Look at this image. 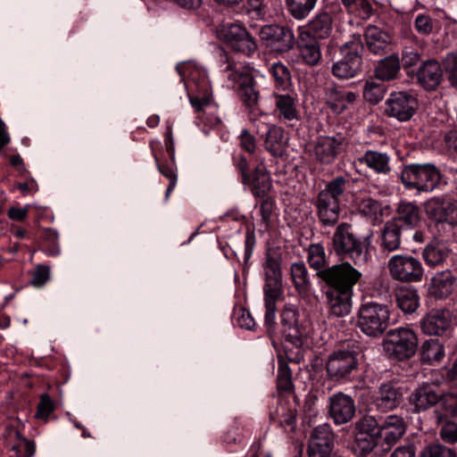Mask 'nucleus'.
Masks as SVG:
<instances>
[{
    "label": "nucleus",
    "mask_w": 457,
    "mask_h": 457,
    "mask_svg": "<svg viewBox=\"0 0 457 457\" xmlns=\"http://www.w3.org/2000/svg\"><path fill=\"white\" fill-rule=\"evenodd\" d=\"M318 277L328 287L325 296L329 316H347L352 310L353 288L361 279V272L345 262L319 272Z\"/></svg>",
    "instance_id": "f257e3e1"
},
{
    "label": "nucleus",
    "mask_w": 457,
    "mask_h": 457,
    "mask_svg": "<svg viewBox=\"0 0 457 457\" xmlns=\"http://www.w3.org/2000/svg\"><path fill=\"white\" fill-rule=\"evenodd\" d=\"M282 254L277 248H269L262 264L264 284L263 301L265 306L264 324L269 332L274 331L276 325L277 303L283 298Z\"/></svg>",
    "instance_id": "f03ea898"
},
{
    "label": "nucleus",
    "mask_w": 457,
    "mask_h": 457,
    "mask_svg": "<svg viewBox=\"0 0 457 457\" xmlns=\"http://www.w3.org/2000/svg\"><path fill=\"white\" fill-rule=\"evenodd\" d=\"M370 237H361L349 223H340L332 237V247L335 253L343 259L352 261L356 266L365 265L369 259Z\"/></svg>",
    "instance_id": "7ed1b4c3"
},
{
    "label": "nucleus",
    "mask_w": 457,
    "mask_h": 457,
    "mask_svg": "<svg viewBox=\"0 0 457 457\" xmlns=\"http://www.w3.org/2000/svg\"><path fill=\"white\" fill-rule=\"evenodd\" d=\"M350 181L343 176H337L328 181L324 189L320 190L316 197L314 206L317 216L323 226L332 227L339 220L341 212L340 204Z\"/></svg>",
    "instance_id": "20e7f679"
},
{
    "label": "nucleus",
    "mask_w": 457,
    "mask_h": 457,
    "mask_svg": "<svg viewBox=\"0 0 457 457\" xmlns=\"http://www.w3.org/2000/svg\"><path fill=\"white\" fill-rule=\"evenodd\" d=\"M362 347L357 341H350L328 354L326 361L327 377L334 382L351 379L358 370Z\"/></svg>",
    "instance_id": "39448f33"
},
{
    "label": "nucleus",
    "mask_w": 457,
    "mask_h": 457,
    "mask_svg": "<svg viewBox=\"0 0 457 457\" xmlns=\"http://www.w3.org/2000/svg\"><path fill=\"white\" fill-rule=\"evenodd\" d=\"M400 179L407 189L430 193L438 187L442 177L432 163H411L403 167Z\"/></svg>",
    "instance_id": "423d86ee"
},
{
    "label": "nucleus",
    "mask_w": 457,
    "mask_h": 457,
    "mask_svg": "<svg viewBox=\"0 0 457 457\" xmlns=\"http://www.w3.org/2000/svg\"><path fill=\"white\" fill-rule=\"evenodd\" d=\"M390 323V312L386 304L366 302L361 304L357 313V327L371 337H378L386 330Z\"/></svg>",
    "instance_id": "0eeeda50"
},
{
    "label": "nucleus",
    "mask_w": 457,
    "mask_h": 457,
    "mask_svg": "<svg viewBox=\"0 0 457 457\" xmlns=\"http://www.w3.org/2000/svg\"><path fill=\"white\" fill-rule=\"evenodd\" d=\"M363 48L361 35H353L350 40L340 46L339 50L343 57L332 65V74L341 79L357 76L361 71Z\"/></svg>",
    "instance_id": "6e6552de"
},
{
    "label": "nucleus",
    "mask_w": 457,
    "mask_h": 457,
    "mask_svg": "<svg viewBox=\"0 0 457 457\" xmlns=\"http://www.w3.org/2000/svg\"><path fill=\"white\" fill-rule=\"evenodd\" d=\"M383 347L390 359L409 360L417 352L418 337L412 329L408 328L390 329L383 340Z\"/></svg>",
    "instance_id": "1a4fd4ad"
},
{
    "label": "nucleus",
    "mask_w": 457,
    "mask_h": 457,
    "mask_svg": "<svg viewBox=\"0 0 457 457\" xmlns=\"http://www.w3.org/2000/svg\"><path fill=\"white\" fill-rule=\"evenodd\" d=\"M387 269L391 277L401 282H420L424 270L420 261L410 254H395L388 262Z\"/></svg>",
    "instance_id": "9d476101"
},
{
    "label": "nucleus",
    "mask_w": 457,
    "mask_h": 457,
    "mask_svg": "<svg viewBox=\"0 0 457 457\" xmlns=\"http://www.w3.org/2000/svg\"><path fill=\"white\" fill-rule=\"evenodd\" d=\"M419 106L416 96L411 92H393L386 100L384 113L389 118L404 122L410 120Z\"/></svg>",
    "instance_id": "9b49d317"
},
{
    "label": "nucleus",
    "mask_w": 457,
    "mask_h": 457,
    "mask_svg": "<svg viewBox=\"0 0 457 457\" xmlns=\"http://www.w3.org/2000/svg\"><path fill=\"white\" fill-rule=\"evenodd\" d=\"M297 310L289 304H286L280 314L281 333L287 343L299 349L303 345V337L306 331L299 321Z\"/></svg>",
    "instance_id": "f8f14e48"
},
{
    "label": "nucleus",
    "mask_w": 457,
    "mask_h": 457,
    "mask_svg": "<svg viewBox=\"0 0 457 457\" xmlns=\"http://www.w3.org/2000/svg\"><path fill=\"white\" fill-rule=\"evenodd\" d=\"M258 34L262 41L280 53L288 52L295 44L293 30L286 26L265 25L260 29Z\"/></svg>",
    "instance_id": "ddd939ff"
},
{
    "label": "nucleus",
    "mask_w": 457,
    "mask_h": 457,
    "mask_svg": "<svg viewBox=\"0 0 457 457\" xmlns=\"http://www.w3.org/2000/svg\"><path fill=\"white\" fill-rule=\"evenodd\" d=\"M428 219L436 223L457 226V204L443 197H432L424 204Z\"/></svg>",
    "instance_id": "4468645a"
},
{
    "label": "nucleus",
    "mask_w": 457,
    "mask_h": 457,
    "mask_svg": "<svg viewBox=\"0 0 457 457\" xmlns=\"http://www.w3.org/2000/svg\"><path fill=\"white\" fill-rule=\"evenodd\" d=\"M403 394V387L398 382L386 381L375 392L373 403L379 411L387 412L401 404Z\"/></svg>",
    "instance_id": "2eb2a0df"
},
{
    "label": "nucleus",
    "mask_w": 457,
    "mask_h": 457,
    "mask_svg": "<svg viewBox=\"0 0 457 457\" xmlns=\"http://www.w3.org/2000/svg\"><path fill=\"white\" fill-rule=\"evenodd\" d=\"M334 446L331 427L324 423L313 428L307 448L308 457H330Z\"/></svg>",
    "instance_id": "dca6fc26"
},
{
    "label": "nucleus",
    "mask_w": 457,
    "mask_h": 457,
    "mask_svg": "<svg viewBox=\"0 0 457 457\" xmlns=\"http://www.w3.org/2000/svg\"><path fill=\"white\" fill-rule=\"evenodd\" d=\"M224 41L236 52L250 55L257 49L255 39L239 24H229L223 31Z\"/></svg>",
    "instance_id": "f3484780"
},
{
    "label": "nucleus",
    "mask_w": 457,
    "mask_h": 457,
    "mask_svg": "<svg viewBox=\"0 0 457 457\" xmlns=\"http://www.w3.org/2000/svg\"><path fill=\"white\" fill-rule=\"evenodd\" d=\"M355 412V402L351 395L339 392L329 397L328 414L335 424L348 423L353 420Z\"/></svg>",
    "instance_id": "a211bd4d"
},
{
    "label": "nucleus",
    "mask_w": 457,
    "mask_h": 457,
    "mask_svg": "<svg viewBox=\"0 0 457 457\" xmlns=\"http://www.w3.org/2000/svg\"><path fill=\"white\" fill-rule=\"evenodd\" d=\"M452 324L451 312L446 309H433L421 320L422 331L428 335L443 336Z\"/></svg>",
    "instance_id": "6ab92c4d"
},
{
    "label": "nucleus",
    "mask_w": 457,
    "mask_h": 457,
    "mask_svg": "<svg viewBox=\"0 0 457 457\" xmlns=\"http://www.w3.org/2000/svg\"><path fill=\"white\" fill-rule=\"evenodd\" d=\"M220 66L224 72H228V79L238 83L239 89L255 85L253 72L247 68H237L236 62L230 59L223 49H219Z\"/></svg>",
    "instance_id": "aec40b11"
},
{
    "label": "nucleus",
    "mask_w": 457,
    "mask_h": 457,
    "mask_svg": "<svg viewBox=\"0 0 457 457\" xmlns=\"http://www.w3.org/2000/svg\"><path fill=\"white\" fill-rule=\"evenodd\" d=\"M220 66L224 72H228V79L238 83L239 89L255 85L253 72L247 68H237L236 62L230 59L223 49H219Z\"/></svg>",
    "instance_id": "412c9836"
},
{
    "label": "nucleus",
    "mask_w": 457,
    "mask_h": 457,
    "mask_svg": "<svg viewBox=\"0 0 457 457\" xmlns=\"http://www.w3.org/2000/svg\"><path fill=\"white\" fill-rule=\"evenodd\" d=\"M364 38L367 49L375 55L387 54L392 42L389 33L375 25H370L366 28Z\"/></svg>",
    "instance_id": "4be33fe9"
},
{
    "label": "nucleus",
    "mask_w": 457,
    "mask_h": 457,
    "mask_svg": "<svg viewBox=\"0 0 457 457\" xmlns=\"http://www.w3.org/2000/svg\"><path fill=\"white\" fill-rule=\"evenodd\" d=\"M402 244V227L395 221L387 220L380 231L378 247L380 253L388 255L400 249Z\"/></svg>",
    "instance_id": "5701e85b"
},
{
    "label": "nucleus",
    "mask_w": 457,
    "mask_h": 457,
    "mask_svg": "<svg viewBox=\"0 0 457 457\" xmlns=\"http://www.w3.org/2000/svg\"><path fill=\"white\" fill-rule=\"evenodd\" d=\"M442 397L443 394L434 386L423 385L411 393L410 403L413 406L415 412H420L436 404Z\"/></svg>",
    "instance_id": "b1692460"
},
{
    "label": "nucleus",
    "mask_w": 457,
    "mask_h": 457,
    "mask_svg": "<svg viewBox=\"0 0 457 457\" xmlns=\"http://www.w3.org/2000/svg\"><path fill=\"white\" fill-rule=\"evenodd\" d=\"M456 280V277L449 270L437 272L431 278L428 292L436 299L447 298L453 294Z\"/></svg>",
    "instance_id": "393cba45"
},
{
    "label": "nucleus",
    "mask_w": 457,
    "mask_h": 457,
    "mask_svg": "<svg viewBox=\"0 0 457 457\" xmlns=\"http://www.w3.org/2000/svg\"><path fill=\"white\" fill-rule=\"evenodd\" d=\"M443 78L440 63L436 60L424 62L417 72L419 83L427 90H435Z\"/></svg>",
    "instance_id": "a878e982"
},
{
    "label": "nucleus",
    "mask_w": 457,
    "mask_h": 457,
    "mask_svg": "<svg viewBox=\"0 0 457 457\" xmlns=\"http://www.w3.org/2000/svg\"><path fill=\"white\" fill-rule=\"evenodd\" d=\"M356 98L357 95L355 93L345 91L337 85H331L326 88L327 104L337 113H341L346 110L349 104L355 102Z\"/></svg>",
    "instance_id": "bb28decb"
},
{
    "label": "nucleus",
    "mask_w": 457,
    "mask_h": 457,
    "mask_svg": "<svg viewBox=\"0 0 457 457\" xmlns=\"http://www.w3.org/2000/svg\"><path fill=\"white\" fill-rule=\"evenodd\" d=\"M451 252L452 250L446 242L433 240L424 247L422 257L428 266L437 267L449 258Z\"/></svg>",
    "instance_id": "cd10ccee"
},
{
    "label": "nucleus",
    "mask_w": 457,
    "mask_h": 457,
    "mask_svg": "<svg viewBox=\"0 0 457 457\" xmlns=\"http://www.w3.org/2000/svg\"><path fill=\"white\" fill-rule=\"evenodd\" d=\"M244 184L250 186L253 195L257 197L267 196L271 188L270 178L262 163L256 166L249 178L245 179Z\"/></svg>",
    "instance_id": "c85d7f7f"
},
{
    "label": "nucleus",
    "mask_w": 457,
    "mask_h": 457,
    "mask_svg": "<svg viewBox=\"0 0 457 457\" xmlns=\"http://www.w3.org/2000/svg\"><path fill=\"white\" fill-rule=\"evenodd\" d=\"M340 145L341 141L334 137L320 138L313 150L316 161L322 164H330L335 161Z\"/></svg>",
    "instance_id": "c756f323"
},
{
    "label": "nucleus",
    "mask_w": 457,
    "mask_h": 457,
    "mask_svg": "<svg viewBox=\"0 0 457 457\" xmlns=\"http://www.w3.org/2000/svg\"><path fill=\"white\" fill-rule=\"evenodd\" d=\"M390 160L391 158L386 153L374 150H367L358 158L361 164L366 165L379 175H387L391 171Z\"/></svg>",
    "instance_id": "7c9ffc66"
},
{
    "label": "nucleus",
    "mask_w": 457,
    "mask_h": 457,
    "mask_svg": "<svg viewBox=\"0 0 457 457\" xmlns=\"http://www.w3.org/2000/svg\"><path fill=\"white\" fill-rule=\"evenodd\" d=\"M264 146L275 157H280L286 152L287 137L282 128L276 125H267Z\"/></svg>",
    "instance_id": "2f4dec72"
},
{
    "label": "nucleus",
    "mask_w": 457,
    "mask_h": 457,
    "mask_svg": "<svg viewBox=\"0 0 457 457\" xmlns=\"http://www.w3.org/2000/svg\"><path fill=\"white\" fill-rule=\"evenodd\" d=\"M275 112L278 119L284 122L298 120V111L295 99L287 94H276Z\"/></svg>",
    "instance_id": "473e14b6"
},
{
    "label": "nucleus",
    "mask_w": 457,
    "mask_h": 457,
    "mask_svg": "<svg viewBox=\"0 0 457 457\" xmlns=\"http://www.w3.org/2000/svg\"><path fill=\"white\" fill-rule=\"evenodd\" d=\"M389 221H395L400 225L403 223L412 228L420 222V209L414 203L401 201L396 209V216Z\"/></svg>",
    "instance_id": "72a5a7b5"
},
{
    "label": "nucleus",
    "mask_w": 457,
    "mask_h": 457,
    "mask_svg": "<svg viewBox=\"0 0 457 457\" xmlns=\"http://www.w3.org/2000/svg\"><path fill=\"white\" fill-rule=\"evenodd\" d=\"M290 275L298 294L307 295L312 288V282L304 262H293L290 267Z\"/></svg>",
    "instance_id": "f704fd0d"
},
{
    "label": "nucleus",
    "mask_w": 457,
    "mask_h": 457,
    "mask_svg": "<svg viewBox=\"0 0 457 457\" xmlns=\"http://www.w3.org/2000/svg\"><path fill=\"white\" fill-rule=\"evenodd\" d=\"M401 69L397 54H391L381 59L375 67V76L383 81L393 80L397 78Z\"/></svg>",
    "instance_id": "c9c22d12"
},
{
    "label": "nucleus",
    "mask_w": 457,
    "mask_h": 457,
    "mask_svg": "<svg viewBox=\"0 0 457 457\" xmlns=\"http://www.w3.org/2000/svg\"><path fill=\"white\" fill-rule=\"evenodd\" d=\"M419 295L411 287L399 288L395 293L396 304L404 313H412L419 307Z\"/></svg>",
    "instance_id": "e433bc0d"
},
{
    "label": "nucleus",
    "mask_w": 457,
    "mask_h": 457,
    "mask_svg": "<svg viewBox=\"0 0 457 457\" xmlns=\"http://www.w3.org/2000/svg\"><path fill=\"white\" fill-rule=\"evenodd\" d=\"M333 29V20L320 12L309 23L310 32L318 38H328Z\"/></svg>",
    "instance_id": "4c0bfd02"
},
{
    "label": "nucleus",
    "mask_w": 457,
    "mask_h": 457,
    "mask_svg": "<svg viewBox=\"0 0 457 457\" xmlns=\"http://www.w3.org/2000/svg\"><path fill=\"white\" fill-rule=\"evenodd\" d=\"M355 435V444L353 446L356 455L365 457L373 450L379 455L378 444L379 440L378 436L375 435Z\"/></svg>",
    "instance_id": "58836bf2"
},
{
    "label": "nucleus",
    "mask_w": 457,
    "mask_h": 457,
    "mask_svg": "<svg viewBox=\"0 0 457 457\" xmlns=\"http://www.w3.org/2000/svg\"><path fill=\"white\" fill-rule=\"evenodd\" d=\"M445 356V351L438 339L426 340L420 348V359L423 362L439 361Z\"/></svg>",
    "instance_id": "ea45409f"
},
{
    "label": "nucleus",
    "mask_w": 457,
    "mask_h": 457,
    "mask_svg": "<svg viewBox=\"0 0 457 457\" xmlns=\"http://www.w3.org/2000/svg\"><path fill=\"white\" fill-rule=\"evenodd\" d=\"M405 431L396 429H384L379 427L378 428V449L379 455L388 453L392 447L403 437Z\"/></svg>",
    "instance_id": "a19ab883"
},
{
    "label": "nucleus",
    "mask_w": 457,
    "mask_h": 457,
    "mask_svg": "<svg viewBox=\"0 0 457 457\" xmlns=\"http://www.w3.org/2000/svg\"><path fill=\"white\" fill-rule=\"evenodd\" d=\"M318 0H286L289 13L296 20H303L314 9Z\"/></svg>",
    "instance_id": "79ce46f5"
},
{
    "label": "nucleus",
    "mask_w": 457,
    "mask_h": 457,
    "mask_svg": "<svg viewBox=\"0 0 457 457\" xmlns=\"http://www.w3.org/2000/svg\"><path fill=\"white\" fill-rule=\"evenodd\" d=\"M307 253L308 263L313 270H317V274L328 269L325 268V266L327 265V260L325 249L322 245H310L307 249Z\"/></svg>",
    "instance_id": "37998d69"
},
{
    "label": "nucleus",
    "mask_w": 457,
    "mask_h": 457,
    "mask_svg": "<svg viewBox=\"0 0 457 457\" xmlns=\"http://www.w3.org/2000/svg\"><path fill=\"white\" fill-rule=\"evenodd\" d=\"M277 88L285 90L291 85V74L288 68L281 62H275L270 68Z\"/></svg>",
    "instance_id": "c03bdc74"
},
{
    "label": "nucleus",
    "mask_w": 457,
    "mask_h": 457,
    "mask_svg": "<svg viewBox=\"0 0 457 457\" xmlns=\"http://www.w3.org/2000/svg\"><path fill=\"white\" fill-rule=\"evenodd\" d=\"M278 389L279 391L289 392L293 388L292 371L287 362L284 361L282 355H278Z\"/></svg>",
    "instance_id": "a18cd8bd"
},
{
    "label": "nucleus",
    "mask_w": 457,
    "mask_h": 457,
    "mask_svg": "<svg viewBox=\"0 0 457 457\" xmlns=\"http://www.w3.org/2000/svg\"><path fill=\"white\" fill-rule=\"evenodd\" d=\"M378 422L370 415H364L353 425L354 434L378 436Z\"/></svg>",
    "instance_id": "49530a36"
},
{
    "label": "nucleus",
    "mask_w": 457,
    "mask_h": 457,
    "mask_svg": "<svg viewBox=\"0 0 457 457\" xmlns=\"http://www.w3.org/2000/svg\"><path fill=\"white\" fill-rule=\"evenodd\" d=\"M385 92L386 89L383 84L367 81L363 89V97L367 102L376 104L383 99Z\"/></svg>",
    "instance_id": "de8ad7c7"
},
{
    "label": "nucleus",
    "mask_w": 457,
    "mask_h": 457,
    "mask_svg": "<svg viewBox=\"0 0 457 457\" xmlns=\"http://www.w3.org/2000/svg\"><path fill=\"white\" fill-rule=\"evenodd\" d=\"M300 54L305 63L311 66L318 64L321 54L317 42H312L300 46Z\"/></svg>",
    "instance_id": "09e8293b"
},
{
    "label": "nucleus",
    "mask_w": 457,
    "mask_h": 457,
    "mask_svg": "<svg viewBox=\"0 0 457 457\" xmlns=\"http://www.w3.org/2000/svg\"><path fill=\"white\" fill-rule=\"evenodd\" d=\"M443 64L451 85L457 88V51L447 54Z\"/></svg>",
    "instance_id": "8fccbe9b"
},
{
    "label": "nucleus",
    "mask_w": 457,
    "mask_h": 457,
    "mask_svg": "<svg viewBox=\"0 0 457 457\" xmlns=\"http://www.w3.org/2000/svg\"><path fill=\"white\" fill-rule=\"evenodd\" d=\"M414 29L421 36H429L435 28V21L427 14H418L414 20Z\"/></svg>",
    "instance_id": "3c124183"
},
{
    "label": "nucleus",
    "mask_w": 457,
    "mask_h": 457,
    "mask_svg": "<svg viewBox=\"0 0 457 457\" xmlns=\"http://www.w3.org/2000/svg\"><path fill=\"white\" fill-rule=\"evenodd\" d=\"M420 457H456V453L445 445H433L426 447Z\"/></svg>",
    "instance_id": "603ef678"
},
{
    "label": "nucleus",
    "mask_w": 457,
    "mask_h": 457,
    "mask_svg": "<svg viewBox=\"0 0 457 457\" xmlns=\"http://www.w3.org/2000/svg\"><path fill=\"white\" fill-rule=\"evenodd\" d=\"M50 278L49 267L46 265H37L31 271L30 283L35 287H41Z\"/></svg>",
    "instance_id": "864d4df0"
},
{
    "label": "nucleus",
    "mask_w": 457,
    "mask_h": 457,
    "mask_svg": "<svg viewBox=\"0 0 457 457\" xmlns=\"http://www.w3.org/2000/svg\"><path fill=\"white\" fill-rule=\"evenodd\" d=\"M54 410V403L47 394L41 395L40 401L37 404L36 418L46 420L49 415Z\"/></svg>",
    "instance_id": "5fc2aeb1"
},
{
    "label": "nucleus",
    "mask_w": 457,
    "mask_h": 457,
    "mask_svg": "<svg viewBox=\"0 0 457 457\" xmlns=\"http://www.w3.org/2000/svg\"><path fill=\"white\" fill-rule=\"evenodd\" d=\"M238 94L242 102L247 108L253 109L257 105L259 92L255 88V85L250 87H242V89H239Z\"/></svg>",
    "instance_id": "6e6d98bb"
},
{
    "label": "nucleus",
    "mask_w": 457,
    "mask_h": 457,
    "mask_svg": "<svg viewBox=\"0 0 457 457\" xmlns=\"http://www.w3.org/2000/svg\"><path fill=\"white\" fill-rule=\"evenodd\" d=\"M246 12L256 19H263L267 14V5L263 0H245Z\"/></svg>",
    "instance_id": "4d7b16f0"
},
{
    "label": "nucleus",
    "mask_w": 457,
    "mask_h": 457,
    "mask_svg": "<svg viewBox=\"0 0 457 457\" xmlns=\"http://www.w3.org/2000/svg\"><path fill=\"white\" fill-rule=\"evenodd\" d=\"M20 442L13 446V450L20 457H32L35 453V445L32 441L22 437L20 433H17Z\"/></svg>",
    "instance_id": "13d9d810"
},
{
    "label": "nucleus",
    "mask_w": 457,
    "mask_h": 457,
    "mask_svg": "<svg viewBox=\"0 0 457 457\" xmlns=\"http://www.w3.org/2000/svg\"><path fill=\"white\" fill-rule=\"evenodd\" d=\"M155 162H158V158L154 156ZM158 170L167 179H170V183L168 185L165 198L168 199L171 191L174 189L177 184V174L173 170L172 168L168 167L166 165L157 163Z\"/></svg>",
    "instance_id": "bf43d9fd"
},
{
    "label": "nucleus",
    "mask_w": 457,
    "mask_h": 457,
    "mask_svg": "<svg viewBox=\"0 0 457 457\" xmlns=\"http://www.w3.org/2000/svg\"><path fill=\"white\" fill-rule=\"evenodd\" d=\"M440 436L446 444H455L457 442V424L454 422H446L440 429Z\"/></svg>",
    "instance_id": "052dcab7"
},
{
    "label": "nucleus",
    "mask_w": 457,
    "mask_h": 457,
    "mask_svg": "<svg viewBox=\"0 0 457 457\" xmlns=\"http://www.w3.org/2000/svg\"><path fill=\"white\" fill-rule=\"evenodd\" d=\"M359 209L362 214L369 217L376 216L381 211L380 204L372 198L361 200Z\"/></svg>",
    "instance_id": "680f3d73"
},
{
    "label": "nucleus",
    "mask_w": 457,
    "mask_h": 457,
    "mask_svg": "<svg viewBox=\"0 0 457 457\" xmlns=\"http://www.w3.org/2000/svg\"><path fill=\"white\" fill-rule=\"evenodd\" d=\"M320 12L334 20L343 12V9L337 0H324Z\"/></svg>",
    "instance_id": "e2e57ef3"
},
{
    "label": "nucleus",
    "mask_w": 457,
    "mask_h": 457,
    "mask_svg": "<svg viewBox=\"0 0 457 457\" xmlns=\"http://www.w3.org/2000/svg\"><path fill=\"white\" fill-rule=\"evenodd\" d=\"M384 428V429H396L406 431V424L404 420L398 415H389L387 416L384 422L380 426Z\"/></svg>",
    "instance_id": "0e129e2a"
},
{
    "label": "nucleus",
    "mask_w": 457,
    "mask_h": 457,
    "mask_svg": "<svg viewBox=\"0 0 457 457\" xmlns=\"http://www.w3.org/2000/svg\"><path fill=\"white\" fill-rule=\"evenodd\" d=\"M237 325L243 328L251 330L255 327V321L252 317L249 311L242 308L239 310L238 317H237Z\"/></svg>",
    "instance_id": "69168bd1"
},
{
    "label": "nucleus",
    "mask_w": 457,
    "mask_h": 457,
    "mask_svg": "<svg viewBox=\"0 0 457 457\" xmlns=\"http://www.w3.org/2000/svg\"><path fill=\"white\" fill-rule=\"evenodd\" d=\"M240 145L250 154H253L255 151V138L247 129L242 130L240 135Z\"/></svg>",
    "instance_id": "338daca9"
},
{
    "label": "nucleus",
    "mask_w": 457,
    "mask_h": 457,
    "mask_svg": "<svg viewBox=\"0 0 457 457\" xmlns=\"http://www.w3.org/2000/svg\"><path fill=\"white\" fill-rule=\"evenodd\" d=\"M16 187L24 195H32L38 190L37 183L31 176L26 178L24 182H18Z\"/></svg>",
    "instance_id": "774afa93"
}]
</instances>
